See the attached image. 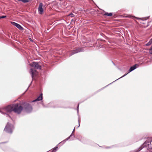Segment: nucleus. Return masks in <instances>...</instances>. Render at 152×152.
<instances>
[{
    "instance_id": "11",
    "label": "nucleus",
    "mask_w": 152,
    "mask_h": 152,
    "mask_svg": "<svg viewBox=\"0 0 152 152\" xmlns=\"http://www.w3.org/2000/svg\"><path fill=\"white\" fill-rule=\"evenodd\" d=\"M137 64H135L133 66H131L129 69V72H132V71L136 69L137 68Z\"/></svg>"
},
{
    "instance_id": "7",
    "label": "nucleus",
    "mask_w": 152,
    "mask_h": 152,
    "mask_svg": "<svg viewBox=\"0 0 152 152\" xmlns=\"http://www.w3.org/2000/svg\"><path fill=\"white\" fill-rule=\"evenodd\" d=\"M30 73L31 75L32 78H33L34 76H35L37 74V71L36 70L33 69L32 68L30 69Z\"/></svg>"
},
{
    "instance_id": "10",
    "label": "nucleus",
    "mask_w": 152,
    "mask_h": 152,
    "mask_svg": "<svg viewBox=\"0 0 152 152\" xmlns=\"http://www.w3.org/2000/svg\"><path fill=\"white\" fill-rule=\"evenodd\" d=\"M143 149V150L145 151H142V152H148L147 150H148V148L146 146L144 147L143 146V145L141 146L139 148V151H140L142 149Z\"/></svg>"
},
{
    "instance_id": "5",
    "label": "nucleus",
    "mask_w": 152,
    "mask_h": 152,
    "mask_svg": "<svg viewBox=\"0 0 152 152\" xmlns=\"http://www.w3.org/2000/svg\"><path fill=\"white\" fill-rule=\"evenodd\" d=\"M83 50L82 48H80L75 50H73L72 51L70 54L69 55V56H70L76 53H77L80 52H82L83 51Z\"/></svg>"
},
{
    "instance_id": "24",
    "label": "nucleus",
    "mask_w": 152,
    "mask_h": 152,
    "mask_svg": "<svg viewBox=\"0 0 152 152\" xmlns=\"http://www.w3.org/2000/svg\"><path fill=\"white\" fill-rule=\"evenodd\" d=\"M0 112H1V113H3V114H4V113H3V111H2V110L0 111Z\"/></svg>"
},
{
    "instance_id": "19",
    "label": "nucleus",
    "mask_w": 152,
    "mask_h": 152,
    "mask_svg": "<svg viewBox=\"0 0 152 152\" xmlns=\"http://www.w3.org/2000/svg\"><path fill=\"white\" fill-rule=\"evenodd\" d=\"M6 16H1V18H6Z\"/></svg>"
},
{
    "instance_id": "6",
    "label": "nucleus",
    "mask_w": 152,
    "mask_h": 152,
    "mask_svg": "<svg viewBox=\"0 0 152 152\" xmlns=\"http://www.w3.org/2000/svg\"><path fill=\"white\" fill-rule=\"evenodd\" d=\"M43 6V5L42 3H40L38 8V12L39 14L42 15L43 12L44 10L42 8Z\"/></svg>"
},
{
    "instance_id": "3",
    "label": "nucleus",
    "mask_w": 152,
    "mask_h": 152,
    "mask_svg": "<svg viewBox=\"0 0 152 152\" xmlns=\"http://www.w3.org/2000/svg\"><path fill=\"white\" fill-rule=\"evenodd\" d=\"M23 106L26 111L27 113H30L32 110V108L31 106L28 103H25Z\"/></svg>"
},
{
    "instance_id": "22",
    "label": "nucleus",
    "mask_w": 152,
    "mask_h": 152,
    "mask_svg": "<svg viewBox=\"0 0 152 152\" xmlns=\"http://www.w3.org/2000/svg\"><path fill=\"white\" fill-rule=\"evenodd\" d=\"M132 18H137V19H140V18H137L135 17L134 16H132Z\"/></svg>"
},
{
    "instance_id": "16",
    "label": "nucleus",
    "mask_w": 152,
    "mask_h": 152,
    "mask_svg": "<svg viewBox=\"0 0 152 152\" xmlns=\"http://www.w3.org/2000/svg\"><path fill=\"white\" fill-rule=\"evenodd\" d=\"M149 53L151 54H152V45L151 47L149 49Z\"/></svg>"
},
{
    "instance_id": "8",
    "label": "nucleus",
    "mask_w": 152,
    "mask_h": 152,
    "mask_svg": "<svg viewBox=\"0 0 152 152\" xmlns=\"http://www.w3.org/2000/svg\"><path fill=\"white\" fill-rule=\"evenodd\" d=\"M11 23L14 25L16 26L19 29H20V30H21L23 29V28L19 24L17 23H16L14 22H12Z\"/></svg>"
},
{
    "instance_id": "14",
    "label": "nucleus",
    "mask_w": 152,
    "mask_h": 152,
    "mask_svg": "<svg viewBox=\"0 0 152 152\" xmlns=\"http://www.w3.org/2000/svg\"><path fill=\"white\" fill-rule=\"evenodd\" d=\"M19 1H22L24 3H27L28 2V0H18Z\"/></svg>"
},
{
    "instance_id": "25",
    "label": "nucleus",
    "mask_w": 152,
    "mask_h": 152,
    "mask_svg": "<svg viewBox=\"0 0 152 152\" xmlns=\"http://www.w3.org/2000/svg\"><path fill=\"white\" fill-rule=\"evenodd\" d=\"M78 107H79V104H78V105L77 106V111H78Z\"/></svg>"
},
{
    "instance_id": "17",
    "label": "nucleus",
    "mask_w": 152,
    "mask_h": 152,
    "mask_svg": "<svg viewBox=\"0 0 152 152\" xmlns=\"http://www.w3.org/2000/svg\"><path fill=\"white\" fill-rule=\"evenodd\" d=\"M69 15L71 16L72 17H74L75 16V15L73 14L72 13H70Z\"/></svg>"
},
{
    "instance_id": "9",
    "label": "nucleus",
    "mask_w": 152,
    "mask_h": 152,
    "mask_svg": "<svg viewBox=\"0 0 152 152\" xmlns=\"http://www.w3.org/2000/svg\"><path fill=\"white\" fill-rule=\"evenodd\" d=\"M42 99V94H41L36 99L33 101L32 102H34L36 101H37L41 100Z\"/></svg>"
},
{
    "instance_id": "23",
    "label": "nucleus",
    "mask_w": 152,
    "mask_h": 152,
    "mask_svg": "<svg viewBox=\"0 0 152 152\" xmlns=\"http://www.w3.org/2000/svg\"><path fill=\"white\" fill-rule=\"evenodd\" d=\"M150 41V42L151 43H152V38L151 39V40Z\"/></svg>"
},
{
    "instance_id": "13",
    "label": "nucleus",
    "mask_w": 152,
    "mask_h": 152,
    "mask_svg": "<svg viewBox=\"0 0 152 152\" xmlns=\"http://www.w3.org/2000/svg\"><path fill=\"white\" fill-rule=\"evenodd\" d=\"M104 15H106L107 16H111L112 15V13H108L107 12L106 13L104 14Z\"/></svg>"
},
{
    "instance_id": "15",
    "label": "nucleus",
    "mask_w": 152,
    "mask_h": 152,
    "mask_svg": "<svg viewBox=\"0 0 152 152\" xmlns=\"http://www.w3.org/2000/svg\"><path fill=\"white\" fill-rule=\"evenodd\" d=\"M58 147H56L54 148L53 150L51 152H56V151L57 150V149L58 148Z\"/></svg>"
},
{
    "instance_id": "4",
    "label": "nucleus",
    "mask_w": 152,
    "mask_h": 152,
    "mask_svg": "<svg viewBox=\"0 0 152 152\" xmlns=\"http://www.w3.org/2000/svg\"><path fill=\"white\" fill-rule=\"evenodd\" d=\"M30 65L31 67H34L35 69H40L41 68V66L39 65L38 63L35 62H33L30 64Z\"/></svg>"
},
{
    "instance_id": "18",
    "label": "nucleus",
    "mask_w": 152,
    "mask_h": 152,
    "mask_svg": "<svg viewBox=\"0 0 152 152\" xmlns=\"http://www.w3.org/2000/svg\"><path fill=\"white\" fill-rule=\"evenodd\" d=\"M152 43L150 42V41H149V42H148L146 44V45L147 46H149Z\"/></svg>"
},
{
    "instance_id": "1",
    "label": "nucleus",
    "mask_w": 152,
    "mask_h": 152,
    "mask_svg": "<svg viewBox=\"0 0 152 152\" xmlns=\"http://www.w3.org/2000/svg\"><path fill=\"white\" fill-rule=\"evenodd\" d=\"M23 109V107L18 104H15L9 105L3 109V110L7 113H10L12 111L19 114L20 113Z\"/></svg>"
},
{
    "instance_id": "12",
    "label": "nucleus",
    "mask_w": 152,
    "mask_h": 152,
    "mask_svg": "<svg viewBox=\"0 0 152 152\" xmlns=\"http://www.w3.org/2000/svg\"><path fill=\"white\" fill-rule=\"evenodd\" d=\"M75 127L74 128V129L72 132V134H71V135L69 136V137L67 139H66L65 140V141H66V140H68L70 138V137H71L72 135V134L74 132H75Z\"/></svg>"
},
{
    "instance_id": "21",
    "label": "nucleus",
    "mask_w": 152,
    "mask_h": 152,
    "mask_svg": "<svg viewBox=\"0 0 152 152\" xmlns=\"http://www.w3.org/2000/svg\"><path fill=\"white\" fill-rule=\"evenodd\" d=\"M129 72H128L127 73L124 75L123 76H122L121 78V77H124V76H126V75H127Z\"/></svg>"
},
{
    "instance_id": "20",
    "label": "nucleus",
    "mask_w": 152,
    "mask_h": 152,
    "mask_svg": "<svg viewBox=\"0 0 152 152\" xmlns=\"http://www.w3.org/2000/svg\"><path fill=\"white\" fill-rule=\"evenodd\" d=\"M80 121H79V120H78V126L77 127V128L79 127L80 126Z\"/></svg>"
},
{
    "instance_id": "26",
    "label": "nucleus",
    "mask_w": 152,
    "mask_h": 152,
    "mask_svg": "<svg viewBox=\"0 0 152 152\" xmlns=\"http://www.w3.org/2000/svg\"><path fill=\"white\" fill-rule=\"evenodd\" d=\"M1 18V16H0V19Z\"/></svg>"
},
{
    "instance_id": "2",
    "label": "nucleus",
    "mask_w": 152,
    "mask_h": 152,
    "mask_svg": "<svg viewBox=\"0 0 152 152\" xmlns=\"http://www.w3.org/2000/svg\"><path fill=\"white\" fill-rule=\"evenodd\" d=\"M14 127L13 125L8 123L4 129V131L9 133H12Z\"/></svg>"
}]
</instances>
